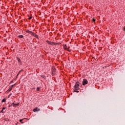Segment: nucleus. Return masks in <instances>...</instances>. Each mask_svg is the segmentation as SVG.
<instances>
[{"instance_id":"obj_4","label":"nucleus","mask_w":125,"mask_h":125,"mask_svg":"<svg viewBox=\"0 0 125 125\" xmlns=\"http://www.w3.org/2000/svg\"><path fill=\"white\" fill-rule=\"evenodd\" d=\"M19 105V104H14V103H13L11 105H9V107H11V106H13V107H17Z\"/></svg>"},{"instance_id":"obj_21","label":"nucleus","mask_w":125,"mask_h":125,"mask_svg":"<svg viewBox=\"0 0 125 125\" xmlns=\"http://www.w3.org/2000/svg\"><path fill=\"white\" fill-rule=\"evenodd\" d=\"M2 109V110H5V107H3Z\"/></svg>"},{"instance_id":"obj_2","label":"nucleus","mask_w":125,"mask_h":125,"mask_svg":"<svg viewBox=\"0 0 125 125\" xmlns=\"http://www.w3.org/2000/svg\"><path fill=\"white\" fill-rule=\"evenodd\" d=\"M88 83V82H87V80L86 79H83V85H85V84H87Z\"/></svg>"},{"instance_id":"obj_6","label":"nucleus","mask_w":125,"mask_h":125,"mask_svg":"<svg viewBox=\"0 0 125 125\" xmlns=\"http://www.w3.org/2000/svg\"><path fill=\"white\" fill-rule=\"evenodd\" d=\"M26 33H28V34H31V35H33V34L34 33V32H32V31H30L29 30H26Z\"/></svg>"},{"instance_id":"obj_5","label":"nucleus","mask_w":125,"mask_h":125,"mask_svg":"<svg viewBox=\"0 0 125 125\" xmlns=\"http://www.w3.org/2000/svg\"><path fill=\"white\" fill-rule=\"evenodd\" d=\"M63 48L65 50H68V51H69V52L71 51V50H68V46L66 44H63Z\"/></svg>"},{"instance_id":"obj_23","label":"nucleus","mask_w":125,"mask_h":125,"mask_svg":"<svg viewBox=\"0 0 125 125\" xmlns=\"http://www.w3.org/2000/svg\"><path fill=\"white\" fill-rule=\"evenodd\" d=\"M11 94H10L9 95V96H10L11 95Z\"/></svg>"},{"instance_id":"obj_17","label":"nucleus","mask_w":125,"mask_h":125,"mask_svg":"<svg viewBox=\"0 0 125 125\" xmlns=\"http://www.w3.org/2000/svg\"><path fill=\"white\" fill-rule=\"evenodd\" d=\"M1 113H4V112H3V109H2V110H1Z\"/></svg>"},{"instance_id":"obj_13","label":"nucleus","mask_w":125,"mask_h":125,"mask_svg":"<svg viewBox=\"0 0 125 125\" xmlns=\"http://www.w3.org/2000/svg\"><path fill=\"white\" fill-rule=\"evenodd\" d=\"M6 101V100H5V99H3L2 100V102H5Z\"/></svg>"},{"instance_id":"obj_11","label":"nucleus","mask_w":125,"mask_h":125,"mask_svg":"<svg viewBox=\"0 0 125 125\" xmlns=\"http://www.w3.org/2000/svg\"><path fill=\"white\" fill-rule=\"evenodd\" d=\"M12 90V88L10 87L9 89L8 90V92H9V91H11Z\"/></svg>"},{"instance_id":"obj_1","label":"nucleus","mask_w":125,"mask_h":125,"mask_svg":"<svg viewBox=\"0 0 125 125\" xmlns=\"http://www.w3.org/2000/svg\"><path fill=\"white\" fill-rule=\"evenodd\" d=\"M79 86H80V83H79V82H77L74 87L75 89H79L80 88Z\"/></svg>"},{"instance_id":"obj_12","label":"nucleus","mask_w":125,"mask_h":125,"mask_svg":"<svg viewBox=\"0 0 125 125\" xmlns=\"http://www.w3.org/2000/svg\"><path fill=\"white\" fill-rule=\"evenodd\" d=\"M19 38H20L21 39L23 38V35H20V36H19Z\"/></svg>"},{"instance_id":"obj_10","label":"nucleus","mask_w":125,"mask_h":125,"mask_svg":"<svg viewBox=\"0 0 125 125\" xmlns=\"http://www.w3.org/2000/svg\"><path fill=\"white\" fill-rule=\"evenodd\" d=\"M23 120H25V119L20 120V123H21L22 124H24L23 122H22V121Z\"/></svg>"},{"instance_id":"obj_14","label":"nucleus","mask_w":125,"mask_h":125,"mask_svg":"<svg viewBox=\"0 0 125 125\" xmlns=\"http://www.w3.org/2000/svg\"><path fill=\"white\" fill-rule=\"evenodd\" d=\"M37 91H39V90H40V87H37Z\"/></svg>"},{"instance_id":"obj_9","label":"nucleus","mask_w":125,"mask_h":125,"mask_svg":"<svg viewBox=\"0 0 125 125\" xmlns=\"http://www.w3.org/2000/svg\"><path fill=\"white\" fill-rule=\"evenodd\" d=\"M15 85H16V84H14L12 85L11 86H10V87L12 88L13 87L15 86Z\"/></svg>"},{"instance_id":"obj_15","label":"nucleus","mask_w":125,"mask_h":125,"mask_svg":"<svg viewBox=\"0 0 125 125\" xmlns=\"http://www.w3.org/2000/svg\"><path fill=\"white\" fill-rule=\"evenodd\" d=\"M18 61H19V62H20V61H21V60L19 58H18Z\"/></svg>"},{"instance_id":"obj_20","label":"nucleus","mask_w":125,"mask_h":125,"mask_svg":"<svg viewBox=\"0 0 125 125\" xmlns=\"http://www.w3.org/2000/svg\"><path fill=\"white\" fill-rule=\"evenodd\" d=\"M93 22H95V19H93Z\"/></svg>"},{"instance_id":"obj_18","label":"nucleus","mask_w":125,"mask_h":125,"mask_svg":"<svg viewBox=\"0 0 125 125\" xmlns=\"http://www.w3.org/2000/svg\"><path fill=\"white\" fill-rule=\"evenodd\" d=\"M31 19H32V17H30L29 18V20H31Z\"/></svg>"},{"instance_id":"obj_7","label":"nucleus","mask_w":125,"mask_h":125,"mask_svg":"<svg viewBox=\"0 0 125 125\" xmlns=\"http://www.w3.org/2000/svg\"><path fill=\"white\" fill-rule=\"evenodd\" d=\"M32 36H34V37H35V38H36L37 39H39V36L37 34H36V33H34L32 34Z\"/></svg>"},{"instance_id":"obj_8","label":"nucleus","mask_w":125,"mask_h":125,"mask_svg":"<svg viewBox=\"0 0 125 125\" xmlns=\"http://www.w3.org/2000/svg\"><path fill=\"white\" fill-rule=\"evenodd\" d=\"M78 89H76L75 88H74V89L73 90L74 92H79V91H78Z\"/></svg>"},{"instance_id":"obj_22","label":"nucleus","mask_w":125,"mask_h":125,"mask_svg":"<svg viewBox=\"0 0 125 125\" xmlns=\"http://www.w3.org/2000/svg\"><path fill=\"white\" fill-rule=\"evenodd\" d=\"M68 48V50H69V49H70V47H67Z\"/></svg>"},{"instance_id":"obj_3","label":"nucleus","mask_w":125,"mask_h":125,"mask_svg":"<svg viewBox=\"0 0 125 125\" xmlns=\"http://www.w3.org/2000/svg\"><path fill=\"white\" fill-rule=\"evenodd\" d=\"M46 42L47 43H48V44H51V45H53V44H54V45L56 44V43L53 42H50L49 41H46Z\"/></svg>"},{"instance_id":"obj_19","label":"nucleus","mask_w":125,"mask_h":125,"mask_svg":"<svg viewBox=\"0 0 125 125\" xmlns=\"http://www.w3.org/2000/svg\"><path fill=\"white\" fill-rule=\"evenodd\" d=\"M21 72V71H20L19 73L18 74L17 76H18L19 75V74H20V73Z\"/></svg>"},{"instance_id":"obj_16","label":"nucleus","mask_w":125,"mask_h":125,"mask_svg":"<svg viewBox=\"0 0 125 125\" xmlns=\"http://www.w3.org/2000/svg\"><path fill=\"white\" fill-rule=\"evenodd\" d=\"M37 111H38V110H37V109H34V112H37Z\"/></svg>"}]
</instances>
